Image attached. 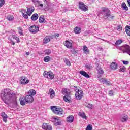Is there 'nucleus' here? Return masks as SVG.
Masks as SVG:
<instances>
[{
  "label": "nucleus",
  "instance_id": "obj_1",
  "mask_svg": "<svg viewBox=\"0 0 130 130\" xmlns=\"http://www.w3.org/2000/svg\"><path fill=\"white\" fill-rule=\"evenodd\" d=\"M2 100L6 103L8 104L9 101L12 102L13 101L14 103H16V95L15 93L9 89H5L4 91V94L2 95Z\"/></svg>",
  "mask_w": 130,
  "mask_h": 130
},
{
  "label": "nucleus",
  "instance_id": "obj_2",
  "mask_svg": "<svg viewBox=\"0 0 130 130\" xmlns=\"http://www.w3.org/2000/svg\"><path fill=\"white\" fill-rule=\"evenodd\" d=\"M26 8L27 11L25 9L21 10V13L24 19H28V18H29V16L31 15L35 10L34 7H31L30 8H28V7H27Z\"/></svg>",
  "mask_w": 130,
  "mask_h": 130
},
{
  "label": "nucleus",
  "instance_id": "obj_3",
  "mask_svg": "<svg viewBox=\"0 0 130 130\" xmlns=\"http://www.w3.org/2000/svg\"><path fill=\"white\" fill-rule=\"evenodd\" d=\"M102 14L104 18H107L109 20H113V18H114V16L110 15V10L106 8L102 9Z\"/></svg>",
  "mask_w": 130,
  "mask_h": 130
},
{
  "label": "nucleus",
  "instance_id": "obj_4",
  "mask_svg": "<svg viewBox=\"0 0 130 130\" xmlns=\"http://www.w3.org/2000/svg\"><path fill=\"white\" fill-rule=\"evenodd\" d=\"M51 109L53 112L57 115H62L63 114V110L61 108H56L55 106L51 107Z\"/></svg>",
  "mask_w": 130,
  "mask_h": 130
},
{
  "label": "nucleus",
  "instance_id": "obj_5",
  "mask_svg": "<svg viewBox=\"0 0 130 130\" xmlns=\"http://www.w3.org/2000/svg\"><path fill=\"white\" fill-rule=\"evenodd\" d=\"M118 49L123 51V53H128L130 50V46L128 45H124L122 46L118 47Z\"/></svg>",
  "mask_w": 130,
  "mask_h": 130
},
{
  "label": "nucleus",
  "instance_id": "obj_6",
  "mask_svg": "<svg viewBox=\"0 0 130 130\" xmlns=\"http://www.w3.org/2000/svg\"><path fill=\"white\" fill-rule=\"evenodd\" d=\"M84 95V93L83 92V90L81 89H76V92L75 93V98L77 100H81V98H83V96Z\"/></svg>",
  "mask_w": 130,
  "mask_h": 130
},
{
  "label": "nucleus",
  "instance_id": "obj_7",
  "mask_svg": "<svg viewBox=\"0 0 130 130\" xmlns=\"http://www.w3.org/2000/svg\"><path fill=\"white\" fill-rule=\"evenodd\" d=\"M43 75L45 78H47V79H49V80H53V79H54V74L51 72H48L45 71Z\"/></svg>",
  "mask_w": 130,
  "mask_h": 130
},
{
  "label": "nucleus",
  "instance_id": "obj_8",
  "mask_svg": "<svg viewBox=\"0 0 130 130\" xmlns=\"http://www.w3.org/2000/svg\"><path fill=\"white\" fill-rule=\"evenodd\" d=\"M79 8L80 10L83 12H87L88 11V6L85 5L84 2H80L79 3Z\"/></svg>",
  "mask_w": 130,
  "mask_h": 130
},
{
  "label": "nucleus",
  "instance_id": "obj_9",
  "mask_svg": "<svg viewBox=\"0 0 130 130\" xmlns=\"http://www.w3.org/2000/svg\"><path fill=\"white\" fill-rule=\"evenodd\" d=\"M29 30L32 34H36L39 31V27L35 25H32L29 28Z\"/></svg>",
  "mask_w": 130,
  "mask_h": 130
},
{
  "label": "nucleus",
  "instance_id": "obj_10",
  "mask_svg": "<svg viewBox=\"0 0 130 130\" xmlns=\"http://www.w3.org/2000/svg\"><path fill=\"white\" fill-rule=\"evenodd\" d=\"M53 122L54 123V125H61V120L59 119V118L55 117H53L52 119Z\"/></svg>",
  "mask_w": 130,
  "mask_h": 130
},
{
  "label": "nucleus",
  "instance_id": "obj_11",
  "mask_svg": "<svg viewBox=\"0 0 130 130\" xmlns=\"http://www.w3.org/2000/svg\"><path fill=\"white\" fill-rule=\"evenodd\" d=\"M29 81L28 78L25 76H22L20 79V83L22 85H26L29 83Z\"/></svg>",
  "mask_w": 130,
  "mask_h": 130
},
{
  "label": "nucleus",
  "instance_id": "obj_12",
  "mask_svg": "<svg viewBox=\"0 0 130 130\" xmlns=\"http://www.w3.org/2000/svg\"><path fill=\"white\" fill-rule=\"evenodd\" d=\"M26 100V103H32L33 101H34V98L33 96L27 95L25 96Z\"/></svg>",
  "mask_w": 130,
  "mask_h": 130
},
{
  "label": "nucleus",
  "instance_id": "obj_13",
  "mask_svg": "<svg viewBox=\"0 0 130 130\" xmlns=\"http://www.w3.org/2000/svg\"><path fill=\"white\" fill-rule=\"evenodd\" d=\"M66 47L67 48H72L73 47V41H66L64 43Z\"/></svg>",
  "mask_w": 130,
  "mask_h": 130
},
{
  "label": "nucleus",
  "instance_id": "obj_14",
  "mask_svg": "<svg viewBox=\"0 0 130 130\" xmlns=\"http://www.w3.org/2000/svg\"><path fill=\"white\" fill-rule=\"evenodd\" d=\"M42 129L45 130H52V126L47 123H43L42 125Z\"/></svg>",
  "mask_w": 130,
  "mask_h": 130
},
{
  "label": "nucleus",
  "instance_id": "obj_15",
  "mask_svg": "<svg viewBox=\"0 0 130 130\" xmlns=\"http://www.w3.org/2000/svg\"><path fill=\"white\" fill-rule=\"evenodd\" d=\"M99 81H100L101 83H103V84H106L108 86H110V82L109 81H107V80L105 78H100L99 79Z\"/></svg>",
  "mask_w": 130,
  "mask_h": 130
},
{
  "label": "nucleus",
  "instance_id": "obj_16",
  "mask_svg": "<svg viewBox=\"0 0 130 130\" xmlns=\"http://www.w3.org/2000/svg\"><path fill=\"white\" fill-rule=\"evenodd\" d=\"M110 68L111 70L115 71L117 69V64L115 62H113L110 64Z\"/></svg>",
  "mask_w": 130,
  "mask_h": 130
},
{
  "label": "nucleus",
  "instance_id": "obj_17",
  "mask_svg": "<svg viewBox=\"0 0 130 130\" xmlns=\"http://www.w3.org/2000/svg\"><path fill=\"white\" fill-rule=\"evenodd\" d=\"M21 105H25L27 103L26 97H20L19 99Z\"/></svg>",
  "mask_w": 130,
  "mask_h": 130
},
{
  "label": "nucleus",
  "instance_id": "obj_18",
  "mask_svg": "<svg viewBox=\"0 0 130 130\" xmlns=\"http://www.w3.org/2000/svg\"><path fill=\"white\" fill-rule=\"evenodd\" d=\"M82 50L85 54H89L90 53V50H89L88 47L86 45L83 46Z\"/></svg>",
  "mask_w": 130,
  "mask_h": 130
},
{
  "label": "nucleus",
  "instance_id": "obj_19",
  "mask_svg": "<svg viewBox=\"0 0 130 130\" xmlns=\"http://www.w3.org/2000/svg\"><path fill=\"white\" fill-rule=\"evenodd\" d=\"M79 74L83 76V77H85V78H90V75L87 73L85 71L81 70L79 72Z\"/></svg>",
  "mask_w": 130,
  "mask_h": 130
},
{
  "label": "nucleus",
  "instance_id": "obj_20",
  "mask_svg": "<svg viewBox=\"0 0 130 130\" xmlns=\"http://www.w3.org/2000/svg\"><path fill=\"white\" fill-rule=\"evenodd\" d=\"M2 116L3 117V120L4 122H7L8 121V115H7L5 112L2 113Z\"/></svg>",
  "mask_w": 130,
  "mask_h": 130
},
{
  "label": "nucleus",
  "instance_id": "obj_21",
  "mask_svg": "<svg viewBox=\"0 0 130 130\" xmlns=\"http://www.w3.org/2000/svg\"><path fill=\"white\" fill-rule=\"evenodd\" d=\"M32 2L34 3L35 6H37V7H38V6L42 7H43V4H41L40 1L38 0H32Z\"/></svg>",
  "mask_w": 130,
  "mask_h": 130
},
{
  "label": "nucleus",
  "instance_id": "obj_22",
  "mask_svg": "<svg viewBox=\"0 0 130 130\" xmlns=\"http://www.w3.org/2000/svg\"><path fill=\"white\" fill-rule=\"evenodd\" d=\"M67 120L68 122H69V123H72V122H74V116L73 115L69 116L67 118Z\"/></svg>",
  "mask_w": 130,
  "mask_h": 130
},
{
  "label": "nucleus",
  "instance_id": "obj_23",
  "mask_svg": "<svg viewBox=\"0 0 130 130\" xmlns=\"http://www.w3.org/2000/svg\"><path fill=\"white\" fill-rule=\"evenodd\" d=\"M49 93L50 94V98L52 99L54 96H55V92L52 88H50L49 90Z\"/></svg>",
  "mask_w": 130,
  "mask_h": 130
},
{
  "label": "nucleus",
  "instance_id": "obj_24",
  "mask_svg": "<svg viewBox=\"0 0 130 130\" xmlns=\"http://www.w3.org/2000/svg\"><path fill=\"white\" fill-rule=\"evenodd\" d=\"M120 119L122 122H125V121H127V116L124 115L123 116H121L120 117Z\"/></svg>",
  "mask_w": 130,
  "mask_h": 130
},
{
  "label": "nucleus",
  "instance_id": "obj_25",
  "mask_svg": "<svg viewBox=\"0 0 130 130\" xmlns=\"http://www.w3.org/2000/svg\"><path fill=\"white\" fill-rule=\"evenodd\" d=\"M50 41V36H48L45 37V38L43 39V42L44 44H46V43H48Z\"/></svg>",
  "mask_w": 130,
  "mask_h": 130
},
{
  "label": "nucleus",
  "instance_id": "obj_26",
  "mask_svg": "<svg viewBox=\"0 0 130 130\" xmlns=\"http://www.w3.org/2000/svg\"><path fill=\"white\" fill-rule=\"evenodd\" d=\"M39 17V16H38V14L37 13H35L31 17V19L32 21H36V20L38 19Z\"/></svg>",
  "mask_w": 130,
  "mask_h": 130
},
{
  "label": "nucleus",
  "instance_id": "obj_27",
  "mask_svg": "<svg viewBox=\"0 0 130 130\" xmlns=\"http://www.w3.org/2000/svg\"><path fill=\"white\" fill-rule=\"evenodd\" d=\"M28 95L33 97V96H35L36 94V91L33 89H31L28 91Z\"/></svg>",
  "mask_w": 130,
  "mask_h": 130
},
{
  "label": "nucleus",
  "instance_id": "obj_28",
  "mask_svg": "<svg viewBox=\"0 0 130 130\" xmlns=\"http://www.w3.org/2000/svg\"><path fill=\"white\" fill-rule=\"evenodd\" d=\"M121 8H122V10H124L125 11L128 10V7H127V6H126V4H125V3H122Z\"/></svg>",
  "mask_w": 130,
  "mask_h": 130
},
{
  "label": "nucleus",
  "instance_id": "obj_29",
  "mask_svg": "<svg viewBox=\"0 0 130 130\" xmlns=\"http://www.w3.org/2000/svg\"><path fill=\"white\" fill-rule=\"evenodd\" d=\"M81 31V28L80 27H76L74 28V32L75 33V34H80Z\"/></svg>",
  "mask_w": 130,
  "mask_h": 130
},
{
  "label": "nucleus",
  "instance_id": "obj_30",
  "mask_svg": "<svg viewBox=\"0 0 130 130\" xmlns=\"http://www.w3.org/2000/svg\"><path fill=\"white\" fill-rule=\"evenodd\" d=\"M79 116H81L82 118H83V119H87V116H86V114L84 112H79Z\"/></svg>",
  "mask_w": 130,
  "mask_h": 130
},
{
  "label": "nucleus",
  "instance_id": "obj_31",
  "mask_svg": "<svg viewBox=\"0 0 130 130\" xmlns=\"http://www.w3.org/2000/svg\"><path fill=\"white\" fill-rule=\"evenodd\" d=\"M85 106L87 107V108H89L90 109H92V108H94V105L89 103H86L85 104Z\"/></svg>",
  "mask_w": 130,
  "mask_h": 130
},
{
  "label": "nucleus",
  "instance_id": "obj_32",
  "mask_svg": "<svg viewBox=\"0 0 130 130\" xmlns=\"http://www.w3.org/2000/svg\"><path fill=\"white\" fill-rule=\"evenodd\" d=\"M63 100L66 102H68L70 103L71 102V98L69 96H64L63 97Z\"/></svg>",
  "mask_w": 130,
  "mask_h": 130
},
{
  "label": "nucleus",
  "instance_id": "obj_33",
  "mask_svg": "<svg viewBox=\"0 0 130 130\" xmlns=\"http://www.w3.org/2000/svg\"><path fill=\"white\" fill-rule=\"evenodd\" d=\"M125 32L127 34V35L130 36V26L127 25L125 27Z\"/></svg>",
  "mask_w": 130,
  "mask_h": 130
},
{
  "label": "nucleus",
  "instance_id": "obj_34",
  "mask_svg": "<svg viewBox=\"0 0 130 130\" xmlns=\"http://www.w3.org/2000/svg\"><path fill=\"white\" fill-rule=\"evenodd\" d=\"M97 71L100 75H103V74L104 73L103 70L100 67H98L97 68Z\"/></svg>",
  "mask_w": 130,
  "mask_h": 130
},
{
  "label": "nucleus",
  "instance_id": "obj_35",
  "mask_svg": "<svg viewBox=\"0 0 130 130\" xmlns=\"http://www.w3.org/2000/svg\"><path fill=\"white\" fill-rule=\"evenodd\" d=\"M121 43H122V40H118L116 41L115 43V46H118V45H120V44H121Z\"/></svg>",
  "mask_w": 130,
  "mask_h": 130
},
{
  "label": "nucleus",
  "instance_id": "obj_36",
  "mask_svg": "<svg viewBox=\"0 0 130 130\" xmlns=\"http://www.w3.org/2000/svg\"><path fill=\"white\" fill-rule=\"evenodd\" d=\"M7 19L8 21H14V16L13 15H8L7 16Z\"/></svg>",
  "mask_w": 130,
  "mask_h": 130
},
{
  "label": "nucleus",
  "instance_id": "obj_37",
  "mask_svg": "<svg viewBox=\"0 0 130 130\" xmlns=\"http://www.w3.org/2000/svg\"><path fill=\"white\" fill-rule=\"evenodd\" d=\"M44 17L41 15L39 18V23H43L45 21Z\"/></svg>",
  "mask_w": 130,
  "mask_h": 130
},
{
  "label": "nucleus",
  "instance_id": "obj_38",
  "mask_svg": "<svg viewBox=\"0 0 130 130\" xmlns=\"http://www.w3.org/2000/svg\"><path fill=\"white\" fill-rule=\"evenodd\" d=\"M64 62H65V63H66L67 66H68V67L71 66V61H70V60H69V59H68L67 58H64Z\"/></svg>",
  "mask_w": 130,
  "mask_h": 130
},
{
  "label": "nucleus",
  "instance_id": "obj_39",
  "mask_svg": "<svg viewBox=\"0 0 130 130\" xmlns=\"http://www.w3.org/2000/svg\"><path fill=\"white\" fill-rule=\"evenodd\" d=\"M45 54H47V55H49L51 53V51L49 49H47L44 51Z\"/></svg>",
  "mask_w": 130,
  "mask_h": 130
},
{
  "label": "nucleus",
  "instance_id": "obj_40",
  "mask_svg": "<svg viewBox=\"0 0 130 130\" xmlns=\"http://www.w3.org/2000/svg\"><path fill=\"white\" fill-rule=\"evenodd\" d=\"M49 60H50V57L49 56H46L44 58V61H45V62H48Z\"/></svg>",
  "mask_w": 130,
  "mask_h": 130
},
{
  "label": "nucleus",
  "instance_id": "obj_41",
  "mask_svg": "<svg viewBox=\"0 0 130 130\" xmlns=\"http://www.w3.org/2000/svg\"><path fill=\"white\" fill-rule=\"evenodd\" d=\"M62 93H63L64 95H68V94H69V92L68 91V89H67V88H63L62 89Z\"/></svg>",
  "mask_w": 130,
  "mask_h": 130
},
{
  "label": "nucleus",
  "instance_id": "obj_42",
  "mask_svg": "<svg viewBox=\"0 0 130 130\" xmlns=\"http://www.w3.org/2000/svg\"><path fill=\"white\" fill-rule=\"evenodd\" d=\"M12 37H13V39H15V40H16L17 43H19V42H20V39H19V38H18V37H16L15 35H13Z\"/></svg>",
  "mask_w": 130,
  "mask_h": 130
},
{
  "label": "nucleus",
  "instance_id": "obj_43",
  "mask_svg": "<svg viewBox=\"0 0 130 130\" xmlns=\"http://www.w3.org/2000/svg\"><path fill=\"white\" fill-rule=\"evenodd\" d=\"M93 129V126L92 125H88L86 128V130H92Z\"/></svg>",
  "mask_w": 130,
  "mask_h": 130
},
{
  "label": "nucleus",
  "instance_id": "obj_44",
  "mask_svg": "<svg viewBox=\"0 0 130 130\" xmlns=\"http://www.w3.org/2000/svg\"><path fill=\"white\" fill-rule=\"evenodd\" d=\"M5 5V0H0V8Z\"/></svg>",
  "mask_w": 130,
  "mask_h": 130
},
{
  "label": "nucleus",
  "instance_id": "obj_45",
  "mask_svg": "<svg viewBox=\"0 0 130 130\" xmlns=\"http://www.w3.org/2000/svg\"><path fill=\"white\" fill-rule=\"evenodd\" d=\"M18 33L20 35H23V29H22V28H21L20 27L18 28Z\"/></svg>",
  "mask_w": 130,
  "mask_h": 130
},
{
  "label": "nucleus",
  "instance_id": "obj_46",
  "mask_svg": "<svg viewBox=\"0 0 130 130\" xmlns=\"http://www.w3.org/2000/svg\"><path fill=\"white\" fill-rule=\"evenodd\" d=\"M126 70L125 67H122L119 70V72H125Z\"/></svg>",
  "mask_w": 130,
  "mask_h": 130
},
{
  "label": "nucleus",
  "instance_id": "obj_47",
  "mask_svg": "<svg viewBox=\"0 0 130 130\" xmlns=\"http://www.w3.org/2000/svg\"><path fill=\"white\" fill-rule=\"evenodd\" d=\"M85 67L86 69H88V70H90V69L92 68V67L90 65H86Z\"/></svg>",
  "mask_w": 130,
  "mask_h": 130
},
{
  "label": "nucleus",
  "instance_id": "obj_48",
  "mask_svg": "<svg viewBox=\"0 0 130 130\" xmlns=\"http://www.w3.org/2000/svg\"><path fill=\"white\" fill-rule=\"evenodd\" d=\"M109 96H113V92L112 90L109 91Z\"/></svg>",
  "mask_w": 130,
  "mask_h": 130
},
{
  "label": "nucleus",
  "instance_id": "obj_49",
  "mask_svg": "<svg viewBox=\"0 0 130 130\" xmlns=\"http://www.w3.org/2000/svg\"><path fill=\"white\" fill-rule=\"evenodd\" d=\"M117 29L118 31H121V30H122L121 26H118L117 27Z\"/></svg>",
  "mask_w": 130,
  "mask_h": 130
},
{
  "label": "nucleus",
  "instance_id": "obj_50",
  "mask_svg": "<svg viewBox=\"0 0 130 130\" xmlns=\"http://www.w3.org/2000/svg\"><path fill=\"white\" fill-rule=\"evenodd\" d=\"M123 63L124 64H128V61H123Z\"/></svg>",
  "mask_w": 130,
  "mask_h": 130
},
{
  "label": "nucleus",
  "instance_id": "obj_51",
  "mask_svg": "<svg viewBox=\"0 0 130 130\" xmlns=\"http://www.w3.org/2000/svg\"><path fill=\"white\" fill-rule=\"evenodd\" d=\"M127 2L129 5V7H130V0H127Z\"/></svg>",
  "mask_w": 130,
  "mask_h": 130
},
{
  "label": "nucleus",
  "instance_id": "obj_52",
  "mask_svg": "<svg viewBox=\"0 0 130 130\" xmlns=\"http://www.w3.org/2000/svg\"><path fill=\"white\" fill-rule=\"evenodd\" d=\"M55 37H58V36H59V35H58V34H56L55 35Z\"/></svg>",
  "mask_w": 130,
  "mask_h": 130
},
{
  "label": "nucleus",
  "instance_id": "obj_53",
  "mask_svg": "<svg viewBox=\"0 0 130 130\" xmlns=\"http://www.w3.org/2000/svg\"><path fill=\"white\" fill-rule=\"evenodd\" d=\"M11 42H12L13 45H15V42L12 41Z\"/></svg>",
  "mask_w": 130,
  "mask_h": 130
},
{
  "label": "nucleus",
  "instance_id": "obj_54",
  "mask_svg": "<svg viewBox=\"0 0 130 130\" xmlns=\"http://www.w3.org/2000/svg\"><path fill=\"white\" fill-rule=\"evenodd\" d=\"M29 54H30V53L29 52H26V55H29Z\"/></svg>",
  "mask_w": 130,
  "mask_h": 130
},
{
  "label": "nucleus",
  "instance_id": "obj_55",
  "mask_svg": "<svg viewBox=\"0 0 130 130\" xmlns=\"http://www.w3.org/2000/svg\"><path fill=\"white\" fill-rule=\"evenodd\" d=\"M100 130H107V129H106V128H102V129H100Z\"/></svg>",
  "mask_w": 130,
  "mask_h": 130
}]
</instances>
